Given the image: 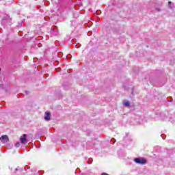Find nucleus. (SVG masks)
<instances>
[{
  "label": "nucleus",
  "mask_w": 175,
  "mask_h": 175,
  "mask_svg": "<svg viewBox=\"0 0 175 175\" xmlns=\"http://www.w3.org/2000/svg\"><path fill=\"white\" fill-rule=\"evenodd\" d=\"M134 162L138 163V165H146L147 163V159L142 157H137L134 159Z\"/></svg>",
  "instance_id": "f257e3e1"
},
{
  "label": "nucleus",
  "mask_w": 175,
  "mask_h": 175,
  "mask_svg": "<svg viewBox=\"0 0 175 175\" xmlns=\"http://www.w3.org/2000/svg\"><path fill=\"white\" fill-rule=\"evenodd\" d=\"M111 31L113 33H115L116 35H121V32H120V27L115 26L111 28Z\"/></svg>",
  "instance_id": "f03ea898"
},
{
  "label": "nucleus",
  "mask_w": 175,
  "mask_h": 175,
  "mask_svg": "<svg viewBox=\"0 0 175 175\" xmlns=\"http://www.w3.org/2000/svg\"><path fill=\"white\" fill-rule=\"evenodd\" d=\"M11 21H12V18H10V16L7 15L3 18L2 23H3L4 24H10Z\"/></svg>",
  "instance_id": "7ed1b4c3"
},
{
  "label": "nucleus",
  "mask_w": 175,
  "mask_h": 175,
  "mask_svg": "<svg viewBox=\"0 0 175 175\" xmlns=\"http://www.w3.org/2000/svg\"><path fill=\"white\" fill-rule=\"evenodd\" d=\"M21 144H24L25 142H27V134H24L23 137H21L20 138Z\"/></svg>",
  "instance_id": "20e7f679"
},
{
  "label": "nucleus",
  "mask_w": 175,
  "mask_h": 175,
  "mask_svg": "<svg viewBox=\"0 0 175 175\" xmlns=\"http://www.w3.org/2000/svg\"><path fill=\"white\" fill-rule=\"evenodd\" d=\"M45 121H50L51 120V116L50 112H46V116H44Z\"/></svg>",
  "instance_id": "39448f33"
},
{
  "label": "nucleus",
  "mask_w": 175,
  "mask_h": 175,
  "mask_svg": "<svg viewBox=\"0 0 175 175\" xmlns=\"http://www.w3.org/2000/svg\"><path fill=\"white\" fill-rule=\"evenodd\" d=\"M18 170H21V172H23V170H25V168H21V170L18 168H15L14 171L11 169V172L13 174H16L17 173V172H18Z\"/></svg>",
  "instance_id": "423d86ee"
},
{
  "label": "nucleus",
  "mask_w": 175,
  "mask_h": 175,
  "mask_svg": "<svg viewBox=\"0 0 175 175\" xmlns=\"http://www.w3.org/2000/svg\"><path fill=\"white\" fill-rule=\"evenodd\" d=\"M1 140H3V142H9V137H8V135H2Z\"/></svg>",
  "instance_id": "0eeeda50"
},
{
  "label": "nucleus",
  "mask_w": 175,
  "mask_h": 175,
  "mask_svg": "<svg viewBox=\"0 0 175 175\" xmlns=\"http://www.w3.org/2000/svg\"><path fill=\"white\" fill-rule=\"evenodd\" d=\"M123 105L126 107H129V106L131 105V103H129V101L127 100H124L123 101Z\"/></svg>",
  "instance_id": "6e6552de"
},
{
  "label": "nucleus",
  "mask_w": 175,
  "mask_h": 175,
  "mask_svg": "<svg viewBox=\"0 0 175 175\" xmlns=\"http://www.w3.org/2000/svg\"><path fill=\"white\" fill-rule=\"evenodd\" d=\"M92 158H90L89 159H88V163H89V165H91L92 163Z\"/></svg>",
  "instance_id": "1a4fd4ad"
},
{
  "label": "nucleus",
  "mask_w": 175,
  "mask_h": 175,
  "mask_svg": "<svg viewBox=\"0 0 175 175\" xmlns=\"http://www.w3.org/2000/svg\"><path fill=\"white\" fill-rule=\"evenodd\" d=\"M161 137H162L163 140H165V139H166V135H165V134L161 135Z\"/></svg>",
  "instance_id": "9d476101"
},
{
  "label": "nucleus",
  "mask_w": 175,
  "mask_h": 175,
  "mask_svg": "<svg viewBox=\"0 0 175 175\" xmlns=\"http://www.w3.org/2000/svg\"><path fill=\"white\" fill-rule=\"evenodd\" d=\"M153 6H154V9H155V10H156L157 12H159V8H157V6L155 5V4H154Z\"/></svg>",
  "instance_id": "9b49d317"
},
{
  "label": "nucleus",
  "mask_w": 175,
  "mask_h": 175,
  "mask_svg": "<svg viewBox=\"0 0 175 175\" xmlns=\"http://www.w3.org/2000/svg\"><path fill=\"white\" fill-rule=\"evenodd\" d=\"M111 142L112 144H114V143H116V139L112 138V139H111Z\"/></svg>",
  "instance_id": "f8f14e48"
},
{
  "label": "nucleus",
  "mask_w": 175,
  "mask_h": 175,
  "mask_svg": "<svg viewBox=\"0 0 175 175\" xmlns=\"http://www.w3.org/2000/svg\"><path fill=\"white\" fill-rule=\"evenodd\" d=\"M21 143L20 142H16L15 144V147H18L19 146H21Z\"/></svg>",
  "instance_id": "ddd939ff"
},
{
  "label": "nucleus",
  "mask_w": 175,
  "mask_h": 175,
  "mask_svg": "<svg viewBox=\"0 0 175 175\" xmlns=\"http://www.w3.org/2000/svg\"><path fill=\"white\" fill-rule=\"evenodd\" d=\"M168 5H169V6L170 7L171 9L173 8V7L170 6L172 5V1H169Z\"/></svg>",
  "instance_id": "4468645a"
},
{
  "label": "nucleus",
  "mask_w": 175,
  "mask_h": 175,
  "mask_svg": "<svg viewBox=\"0 0 175 175\" xmlns=\"http://www.w3.org/2000/svg\"><path fill=\"white\" fill-rule=\"evenodd\" d=\"M101 175H109V174L105 173V172H103V173L101 174Z\"/></svg>",
  "instance_id": "2eb2a0df"
},
{
  "label": "nucleus",
  "mask_w": 175,
  "mask_h": 175,
  "mask_svg": "<svg viewBox=\"0 0 175 175\" xmlns=\"http://www.w3.org/2000/svg\"><path fill=\"white\" fill-rule=\"evenodd\" d=\"M67 58H69V59L72 58V55H68Z\"/></svg>",
  "instance_id": "dca6fc26"
},
{
  "label": "nucleus",
  "mask_w": 175,
  "mask_h": 175,
  "mask_svg": "<svg viewBox=\"0 0 175 175\" xmlns=\"http://www.w3.org/2000/svg\"><path fill=\"white\" fill-rule=\"evenodd\" d=\"M75 47H76L77 49H79V46H77V45H75Z\"/></svg>",
  "instance_id": "f3484780"
},
{
  "label": "nucleus",
  "mask_w": 175,
  "mask_h": 175,
  "mask_svg": "<svg viewBox=\"0 0 175 175\" xmlns=\"http://www.w3.org/2000/svg\"><path fill=\"white\" fill-rule=\"evenodd\" d=\"M3 85H0V87H2Z\"/></svg>",
  "instance_id": "a211bd4d"
},
{
  "label": "nucleus",
  "mask_w": 175,
  "mask_h": 175,
  "mask_svg": "<svg viewBox=\"0 0 175 175\" xmlns=\"http://www.w3.org/2000/svg\"><path fill=\"white\" fill-rule=\"evenodd\" d=\"M0 70H1V68H0Z\"/></svg>",
  "instance_id": "6ab92c4d"
}]
</instances>
